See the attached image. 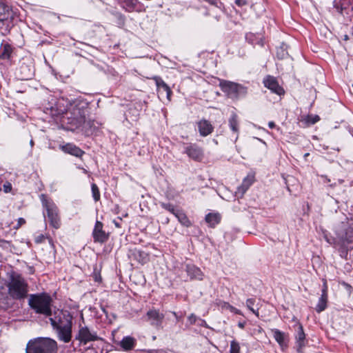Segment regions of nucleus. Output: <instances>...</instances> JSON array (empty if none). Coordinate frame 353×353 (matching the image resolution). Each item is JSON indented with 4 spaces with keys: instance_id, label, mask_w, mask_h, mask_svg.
I'll list each match as a JSON object with an SVG mask.
<instances>
[{
    "instance_id": "nucleus-3",
    "label": "nucleus",
    "mask_w": 353,
    "mask_h": 353,
    "mask_svg": "<svg viewBox=\"0 0 353 353\" xmlns=\"http://www.w3.org/2000/svg\"><path fill=\"white\" fill-rule=\"evenodd\" d=\"M8 288L9 295L14 299H22L28 295V283L20 274H13L11 275Z\"/></svg>"
},
{
    "instance_id": "nucleus-35",
    "label": "nucleus",
    "mask_w": 353,
    "mask_h": 353,
    "mask_svg": "<svg viewBox=\"0 0 353 353\" xmlns=\"http://www.w3.org/2000/svg\"><path fill=\"white\" fill-rule=\"evenodd\" d=\"M255 303V300L254 299H248L247 301H246V305H247V307L254 313V314H256V312L255 311V310L253 308V305Z\"/></svg>"
},
{
    "instance_id": "nucleus-44",
    "label": "nucleus",
    "mask_w": 353,
    "mask_h": 353,
    "mask_svg": "<svg viewBox=\"0 0 353 353\" xmlns=\"http://www.w3.org/2000/svg\"><path fill=\"white\" fill-rule=\"evenodd\" d=\"M239 326L241 328H243V327H244V323H239Z\"/></svg>"
},
{
    "instance_id": "nucleus-14",
    "label": "nucleus",
    "mask_w": 353,
    "mask_h": 353,
    "mask_svg": "<svg viewBox=\"0 0 353 353\" xmlns=\"http://www.w3.org/2000/svg\"><path fill=\"white\" fill-rule=\"evenodd\" d=\"M60 148L65 153L70 154L77 157H81L84 154V152L81 149L70 143L60 145Z\"/></svg>"
},
{
    "instance_id": "nucleus-38",
    "label": "nucleus",
    "mask_w": 353,
    "mask_h": 353,
    "mask_svg": "<svg viewBox=\"0 0 353 353\" xmlns=\"http://www.w3.org/2000/svg\"><path fill=\"white\" fill-rule=\"evenodd\" d=\"M45 239V236L43 234H39L35 237L34 241L37 243H42Z\"/></svg>"
},
{
    "instance_id": "nucleus-45",
    "label": "nucleus",
    "mask_w": 353,
    "mask_h": 353,
    "mask_svg": "<svg viewBox=\"0 0 353 353\" xmlns=\"http://www.w3.org/2000/svg\"><path fill=\"white\" fill-rule=\"evenodd\" d=\"M308 156H309V153H305V154H304V158H306V157H308Z\"/></svg>"
},
{
    "instance_id": "nucleus-17",
    "label": "nucleus",
    "mask_w": 353,
    "mask_h": 353,
    "mask_svg": "<svg viewBox=\"0 0 353 353\" xmlns=\"http://www.w3.org/2000/svg\"><path fill=\"white\" fill-rule=\"evenodd\" d=\"M119 345L123 350L130 351L136 345V339L130 336H125L119 342Z\"/></svg>"
},
{
    "instance_id": "nucleus-28",
    "label": "nucleus",
    "mask_w": 353,
    "mask_h": 353,
    "mask_svg": "<svg viewBox=\"0 0 353 353\" xmlns=\"http://www.w3.org/2000/svg\"><path fill=\"white\" fill-rule=\"evenodd\" d=\"M121 1L128 10H138V0H121Z\"/></svg>"
},
{
    "instance_id": "nucleus-16",
    "label": "nucleus",
    "mask_w": 353,
    "mask_h": 353,
    "mask_svg": "<svg viewBox=\"0 0 353 353\" xmlns=\"http://www.w3.org/2000/svg\"><path fill=\"white\" fill-rule=\"evenodd\" d=\"M197 125L199 132L202 137H206L213 132L214 128L212 125L205 119L201 120L198 122Z\"/></svg>"
},
{
    "instance_id": "nucleus-26",
    "label": "nucleus",
    "mask_w": 353,
    "mask_h": 353,
    "mask_svg": "<svg viewBox=\"0 0 353 353\" xmlns=\"http://www.w3.org/2000/svg\"><path fill=\"white\" fill-rule=\"evenodd\" d=\"M12 52V47L9 44L3 45V47L0 49V59H9Z\"/></svg>"
},
{
    "instance_id": "nucleus-32",
    "label": "nucleus",
    "mask_w": 353,
    "mask_h": 353,
    "mask_svg": "<svg viewBox=\"0 0 353 353\" xmlns=\"http://www.w3.org/2000/svg\"><path fill=\"white\" fill-rule=\"evenodd\" d=\"M6 11H8V8L0 2V21H3L6 19Z\"/></svg>"
},
{
    "instance_id": "nucleus-51",
    "label": "nucleus",
    "mask_w": 353,
    "mask_h": 353,
    "mask_svg": "<svg viewBox=\"0 0 353 353\" xmlns=\"http://www.w3.org/2000/svg\"><path fill=\"white\" fill-rule=\"evenodd\" d=\"M98 279H99V277H97V278L95 279V281H98Z\"/></svg>"
},
{
    "instance_id": "nucleus-29",
    "label": "nucleus",
    "mask_w": 353,
    "mask_h": 353,
    "mask_svg": "<svg viewBox=\"0 0 353 353\" xmlns=\"http://www.w3.org/2000/svg\"><path fill=\"white\" fill-rule=\"evenodd\" d=\"M27 69V66L24 64L21 65L20 67L21 70V79L22 80H27L31 78L32 75V72L30 69Z\"/></svg>"
},
{
    "instance_id": "nucleus-43",
    "label": "nucleus",
    "mask_w": 353,
    "mask_h": 353,
    "mask_svg": "<svg viewBox=\"0 0 353 353\" xmlns=\"http://www.w3.org/2000/svg\"><path fill=\"white\" fill-rule=\"evenodd\" d=\"M323 178L325 179V182H330V179H328L326 176H322Z\"/></svg>"
},
{
    "instance_id": "nucleus-23",
    "label": "nucleus",
    "mask_w": 353,
    "mask_h": 353,
    "mask_svg": "<svg viewBox=\"0 0 353 353\" xmlns=\"http://www.w3.org/2000/svg\"><path fill=\"white\" fill-rule=\"evenodd\" d=\"M100 123L94 120L88 119L85 120L83 123V128L87 132L92 133L95 130L98 129Z\"/></svg>"
},
{
    "instance_id": "nucleus-9",
    "label": "nucleus",
    "mask_w": 353,
    "mask_h": 353,
    "mask_svg": "<svg viewBox=\"0 0 353 353\" xmlns=\"http://www.w3.org/2000/svg\"><path fill=\"white\" fill-rule=\"evenodd\" d=\"M163 319L164 314L156 309H151L146 313V321L157 328L161 327Z\"/></svg>"
},
{
    "instance_id": "nucleus-41",
    "label": "nucleus",
    "mask_w": 353,
    "mask_h": 353,
    "mask_svg": "<svg viewBox=\"0 0 353 353\" xmlns=\"http://www.w3.org/2000/svg\"><path fill=\"white\" fill-rule=\"evenodd\" d=\"M235 3H236V4H237L239 6L246 4V1L245 0H236Z\"/></svg>"
},
{
    "instance_id": "nucleus-36",
    "label": "nucleus",
    "mask_w": 353,
    "mask_h": 353,
    "mask_svg": "<svg viewBox=\"0 0 353 353\" xmlns=\"http://www.w3.org/2000/svg\"><path fill=\"white\" fill-rule=\"evenodd\" d=\"M12 184L8 182V181H6V183H4V184L3 185V188H2V190L3 191L5 192V193H9L12 191Z\"/></svg>"
},
{
    "instance_id": "nucleus-47",
    "label": "nucleus",
    "mask_w": 353,
    "mask_h": 353,
    "mask_svg": "<svg viewBox=\"0 0 353 353\" xmlns=\"http://www.w3.org/2000/svg\"><path fill=\"white\" fill-rule=\"evenodd\" d=\"M316 121H318L316 118H314V121H313V123H315Z\"/></svg>"
},
{
    "instance_id": "nucleus-37",
    "label": "nucleus",
    "mask_w": 353,
    "mask_h": 353,
    "mask_svg": "<svg viewBox=\"0 0 353 353\" xmlns=\"http://www.w3.org/2000/svg\"><path fill=\"white\" fill-rule=\"evenodd\" d=\"M26 223V220L23 218H19L17 220V224L14 226V229H19L21 225Z\"/></svg>"
},
{
    "instance_id": "nucleus-20",
    "label": "nucleus",
    "mask_w": 353,
    "mask_h": 353,
    "mask_svg": "<svg viewBox=\"0 0 353 353\" xmlns=\"http://www.w3.org/2000/svg\"><path fill=\"white\" fill-rule=\"evenodd\" d=\"M305 335L303 331L302 325L297 323V334L296 335V340L298 346V350L301 349L305 345Z\"/></svg>"
},
{
    "instance_id": "nucleus-25",
    "label": "nucleus",
    "mask_w": 353,
    "mask_h": 353,
    "mask_svg": "<svg viewBox=\"0 0 353 353\" xmlns=\"http://www.w3.org/2000/svg\"><path fill=\"white\" fill-rule=\"evenodd\" d=\"M327 299H328L327 294H321V297L319 298V302L316 306V308H315L316 311L318 313H320L326 309Z\"/></svg>"
},
{
    "instance_id": "nucleus-5",
    "label": "nucleus",
    "mask_w": 353,
    "mask_h": 353,
    "mask_svg": "<svg viewBox=\"0 0 353 353\" xmlns=\"http://www.w3.org/2000/svg\"><path fill=\"white\" fill-rule=\"evenodd\" d=\"M41 201L43 206L46 210L50 225L55 229H59L61 226V219L57 207L53 201L48 199L44 194L41 195Z\"/></svg>"
},
{
    "instance_id": "nucleus-18",
    "label": "nucleus",
    "mask_w": 353,
    "mask_h": 353,
    "mask_svg": "<svg viewBox=\"0 0 353 353\" xmlns=\"http://www.w3.org/2000/svg\"><path fill=\"white\" fill-rule=\"evenodd\" d=\"M156 85L159 92H165L166 93L167 99L170 101L172 91L170 87L163 81V79L159 77L154 78Z\"/></svg>"
},
{
    "instance_id": "nucleus-27",
    "label": "nucleus",
    "mask_w": 353,
    "mask_h": 353,
    "mask_svg": "<svg viewBox=\"0 0 353 353\" xmlns=\"http://www.w3.org/2000/svg\"><path fill=\"white\" fill-rule=\"evenodd\" d=\"M175 216L183 225L185 227H190L191 225L190 221L183 210H179L178 212H176Z\"/></svg>"
},
{
    "instance_id": "nucleus-4",
    "label": "nucleus",
    "mask_w": 353,
    "mask_h": 353,
    "mask_svg": "<svg viewBox=\"0 0 353 353\" xmlns=\"http://www.w3.org/2000/svg\"><path fill=\"white\" fill-rule=\"evenodd\" d=\"M57 342L49 338H39L28 343L26 353H57Z\"/></svg>"
},
{
    "instance_id": "nucleus-2",
    "label": "nucleus",
    "mask_w": 353,
    "mask_h": 353,
    "mask_svg": "<svg viewBox=\"0 0 353 353\" xmlns=\"http://www.w3.org/2000/svg\"><path fill=\"white\" fill-rule=\"evenodd\" d=\"M51 296L47 293L30 294L28 299L29 306L37 313L46 316H51L52 313Z\"/></svg>"
},
{
    "instance_id": "nucleus-49",
    "label": "nucleus",
    "mask_w": 353,
    "mask_h": 353,
    "mask_svg": "<svg viewBox=\"0 0 353 353\" xmlns=\"http://www.w3.org/2000/svg\"><path fill=\"white\" fill-rule=\"evenodd\" d=\"M173 314H174L175 316H176V312H173Z\"/></svg>"
},
{
    "instance_id": "nucleus-50",
    "label": "nucleus",
    "mask_w": 353,
    "mask_h": 353,
    "mask_svg": "<svg viewBox=\"0 0 353 353\" xmlns=\"http://www.w3.org/2000/svg\"><path fill=\"white\" fill-rule=\"evenodd\" d=\"M83 171H84V172H85V173H86V172H87V170H85V169H83Z\"/></svg>"
},
{
    "instance_id": "nucleus-46",
    "label": "nucleus",
    "mask_w": 353,
    "mask_h": 353,
    "mask_svg": "<svg viewBox=\"0 0 353 353\" xmlns=\"http://www.w3.org/2000/svg\"><path fill=\"white\" fill-rule=\"evenodd\" d=\"M33 144H34V142H33V141H32V140H31V141H30V145H33Z\"/></svg>"
},
{
    "instance_id": "nucleus-15",
    "label": "nucleus",
    "mask_w": 353,
    "mask_h": 353,
    "mask_svg": "<svg viewBox=\"0 0 353 353\" xmlns=\"http://www.w3.org/2000/svg\"><path fill=\"white\" fill-rule=\"evenodd\" d=\"M185 270L190 279L203 280V274L201 270L192 264H187Z\"/></svg>"
},
{
    "instance_id": "nucleus-7",
    "label": "nucleus",
    "mask_w": 353,
    "mask_h": 353,
    "mask_svg": "<svg viewBox=\"0 0 353 353\" xmlns=\"http://www.w3.org/2000/svg\"><path fill=\"white\" fill-rule=\"evenodd\" d=\"M86 111L85 108L80 107L79 105H71L68 113L70 114V117H68V123L74 125L76 128L82 126L85 119Z\"/></svg>"
},
{
    "instance_id": "nucleus-31",
    "label": "nucleus",
    "mask_w": 353,
    "mask_h": 353,
    "mask_svg": "<svg viewBox=\"0 0 353 353\" xmlns=\"http://www.w3.org/2000/svg\"><path fill=\"white\" fill-rule=\"evenodd\" d=\"M92 193L94 201H98L100 199V192L97 185L94 183L92 185Z\"/></svg>"
},
{
    "instance_id": "nucleus-30",
    "label": "nucleus",
    "mask_w": 353,
    "mask_h": 353,
    "mask_svg": "<svg viewBox=\"0 0 353 353\" xmlns=\"http://www.w3.org/2000/svg\"><path fill=\"white\" fill-rule=\"evenodd\" d=\"M161 205L163 208L169 211L170 212L173 214L174 216L176 215V212H178L179 210V209H176L174 208V206L170 203H161Z\"/></svg>"
},
{
    "instance_id": "nucleus-13",
    "label": "nucleus",
    "mask_w": 353,
    "mask_h": 353,
    "mask_svg": "<svg viewBox=\"0 0 353 353\" xmlns=\"http://www.w3.org/2000/svg\"><path fill=\"white\" fill-rule=\"evenodd\" d=\"M264 85L270 90L272 92H274L279 95L284 93L283 89L279 85L276 79L273 77L268 76L263 81Z\"/></svg>"
},
{
    "instance_id": "nucleus-52",
    "label": "nucleus",
    "mask_w": 353,
    "mask_h": 353,
    "mask_svg": "<svg viewBox=\"0 0 353 353\" xmlns=\"http://www.w3.org/2000/svg\"><path fill=\"white\" fill-rule=\"evenodd\" d=\"M98 279H99V277H97V278L95 279V281H98Z\"/></svg>"
},
{
    "instance_id": "nucleus-21",
    "label": "nucleus",
    "mask_w": 353,
    "mask_h": 353,
    "mask_svg": "<svg viewBox=\"0 0 353 353\" xmlns=\"http://www.w3.org/2000/svg\"><path fill=\"white\" fill-rule=\"evenodd\" d=\"M229 126L231 130L236 134V139L238 137L239 132V122L238 120V116L235 112H232L230 118L228 121Z\"/></svg>"
},
{
    "instance_id": "nucleus-42",
    "label": "nucleus",
    "mask_w": 353,
    "mask_h": 353,
    "mask_svg": "<svg viewBox=\"0 0 353 353\" xmlns=\"http://www.w3.org/2000/svg\"><path fill=\"white\" fill-rule=\"evenodd\" d=\"M268 126L270 128H274L275 127V123L273 121H270L268 123Z\"/></svg>"
},
{
    "instance_id": "nucleus-11",
    "label": "nucleus",
    "mask_w": 353,
    "mask_h": 353,
    "mask_svg": "<svg viewBox=\"0 0 353 353\" xmlns=\"http://www.w3.org/2000/svg\"><path fill=\"white\" fill-rule=\"evenodd\" d=\"M185 153L192 159L197 161L202 160L203 157V149L196 144H190L185 147Z\"/></svg>"
},
{
    "instance_id": "nucleus-40",
    "label": "nucleus",
    "mask_w": 353,
    "mask_h": 353,
    "mask_svg": "<svg viewBox=\"0 0 353 353\" xmlns=\"http://www.w3.org/2000/svg\"><path fill=\"white\" fill-rule=\"evenodd\" d=\"M321 294H327V285L326 281H324V282H323Z\"/></svg>"
},
{
    "instance_id": "nucleus-22",
    "label": "nucleus",
    "mask_w": 353,
    "mask_h": 353,
    "mask_svg": "<svg viewBox=\"0 0 353 353\" xmlns=\"http://www.w3.org/2000/svg\"><path fill=\"white\" fill-rule=\"evenodd\" d=\"M272 332L273 334V336L276 342L279 344L281 347L283 349L287 347V343L285 341V334L284 332H281L277 329L272 330Z\"/></svg>"
},
{
    "instance_id": "nucleus-48",
    "label": "nucleus",
    "mask_w": 353,
    "mask_h": 353,
    "mask_svg": "<svg viewBox=\"0 0 353 353\" xmlns=\"http://www.w3.org/2000/svg\"><path fill=\"white\" fill-rule=\"evenodd\" d=\"M339 183H343V180H339Z\"/></svg>"
},
{
    "instance_id": "nucleus-39",
    "label": "nucleus",
    "mask_w": 353,
    "mask_h": 353,
    "mask_svg": "<svg viewBox=\"0 0 353 353\" xmlns=\"http://www.w3.org/2000/svg\"><path fill=\"white\" fill-rule=\"evenodd\" d=\"M188 320L191 324H194L196 321V316L194 314H191L188 316Z\"/></svg>"
},
{
    "instance_id": "nucleus-19",
    "label": "nucleus",
    "mask_w": 353,
    "mask_h": 353,
    "mask_svg": "<svg viewBox=\"0 0 353 353\" xmlns=\"http://www.w3.org/2000/svg\"><path fill=\"white\" fill-rule=\"evenodd\" d=\"M254 181V177L253 175H248L243 179L242 184L238 188L236 194H239L242 196L253 183Z\"/></svg>"
},
{
    "instance_id": "nucleus-1",
    "label": "nucleus",
    "mask_w": 353,
    "mask_h": 353,
    "mask_svg": "<svg viewBox=\"0 0 353 353\" xmlns=\"http://www.w3.org/2000/svg\"><path fill=\"white\" fill-rule=\"evenodd\" d=\"M72 316L67 311L57 310L50 318V323L56 331L59 340L69 343L72 339Z\"/></svg>"
},
{
    "instance_id": "nucleus-24",
    "label": "nucleus",
    "mask_w": 353,
    "mask_h": 353,
    "mask_svg": "<svg viewBox=\"0 0 353 353\" xmlns=\"http://www.w3.org/2000/svg\"><path fill=\"white\" fill-rule=\"evenodd\" d=\"M221 216L218 213H209L205 216L206 222L211 226L214 227L220 222Z\"/></svg>"
},
{
    "instance_id": "nucleus-8",
    "label": "nucleus",
    "mask_w": 353,
    "mask_h": 353,
    "mask_svg": "<svg viewBox=\"0 0 353 353\" xmlns=\"http://www.w3.org/2000/svg\"><path fill=\"white\" fill-rule=\"evenodd\" d=\"M96 332L90 330L87 326H79L78 333L75 336V339L80 343L85 345L89 342L95 341L98 339Z\"/></svg>"
},
{
    "instance_id": "nucleus-10",
    "label": "nucleus",
    "mask_w": 353,
    "mask_h": 353,
    "mask_svg": "<svg viewBox=\"0 0 353 353\" xmlns=\"http://www.w3.org/2000/svg\"><path fill=\"white\" fill-rule=\"evenodd\" d=\"M103 223L97 221L92 232L94 242L103 243L108 239V234L103 230Z\"/></svg>"
},
{
    "instance_id": "nucleus-33",
    "label": "nucleus",
    "mask_w": 353,
    "mask_h": 353,
    "mask_svg": "<svg viewBox=\"0 0 353 353\" xmlns=\"http://www.w3.org/2000/svg\"><path fill=\"white\" fill-rule=\"evenodd\" d=\"M240 346L238 342L232 341L230 343V353H239Z\"/></svg>"
},
{
    "instance_id": "nucleus-6",
    "label": "nucleus",
    "mask_w": 353,
    "mask_h": 353,
    "mask_svg": "<svg viewBox=\"0 0 353 353\" xmlns=\"http://www.w3.org/2000/svg\"><path fill=\"white\" fill-rule=\"evenodd\" d=\"M219 86L221 90L231 99H238L247 94V88L243 85L226 80H220Z\"/></svg>"
},
{
    "instance_id": "nucleus-12",
    "label": "nucleus",
    "mask_w": 353,
    "mask_h": 353,
    "mask_svg": "<svg viewBox=\"0 0 353 353\" xmlns=\"http://www.w3.org/2000/svg\"><path fill=\"white\" fill-rule=\"evenodd\" d=\"M129 257L137 261L139 263L145 264L149 261V254L137 248L130 250Z\"/></svg>"
},
{
    "instance_id": "nucleus-34",
    "label": "nucleus",
    "mask_w": 353,
    "mask_h": 353,
    "mask_svg": "<svg viewBox=\"0 0 353 353\" xmlns=\"http://www.w3.org/2000/svg\"><path fill=\"white\" fill-rule=\"evenodd\" d=\"M0 246L6 250H11V243L8 241L0 239Z\"/></svg>"
}]
</instances>
